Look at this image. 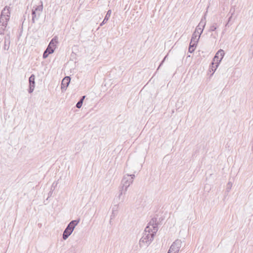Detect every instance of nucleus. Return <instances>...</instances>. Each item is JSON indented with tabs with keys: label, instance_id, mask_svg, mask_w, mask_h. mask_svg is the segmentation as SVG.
<instances>
[{
	"label": "nucleus",
	"instance_id": "nucleus-1",
	"mask_svg": "<svg viewBox=\"0 0 253 253\" xmlns=\"http://www.w3.org/2000/svg\"><path fill=\"white\" fill-rule=\"evenodd\" d=\"M158 222L156 217L152 218L145 227L143 235L139 241V245L141 247L148 246L152 243L154 237L158 230Z\"/></svg>",
	"mask_w": 253,
	"mask_h": 253
},
{
	"label": "nucleus",
	"instance_id": "nucleus-2",
	"mask_svg": "<svg viewBox=\"0 0 253 253\" xmlns=\"http://www.w3.org/2000/svg\"><path fill=\"white\" fill-rule=\"evenodd\" d=\"M134 177V174H126L123 177L121 182L122 186L120 189V194L118 196L119 199H121L122 202H124L125 200V197L122 195L126 194L128 187L132 183Z\"/></svg>",
	"mask_w": 253,
	"mask_h": 253
},
{
	"label": "nucleus",
	"instance_id": "nucleus-3",
	"mask_svg": "<svg viewBox=\"0 0 253 253\" xmlns=\"http://www.w3.org/2000/svg\"><path fill=\"white\" fill-rule=\"evenodd\" d=\"M9 9V7L5 6L1 11L0 16V34H2L7 27L10 17Z\"/></svg>",
	"mask_w": 253,
	"mask_h": 253
},
{
	"label": "nucleus",
	"instance_id": "nucleus-4",
	"mask_svg": "<svg viewBox=\"0 0 253 253\" xmlns=\"http://www.w3.org/2000/svg\"><path fill=\"white\" fill-rule=\"evenodd\" d=\"M224 54L225 53L224 50L221 49H219L215 54V55L214 56L213 59V61L212 62V67L211 69L213 72H215L216 68L218 66L220 62L223 58Z\"/></svg>",
	"mask_w": 253,
	"mask_h": 253
},
{
	"label": "nucleus",
	"instance_id": "nucleus-5",
	"mask_svg": "<svg viewBox=\"0 0 253 253\" xmlns=\"http://www.w3.org/2000/svg\"><path fill=\"white\" fill-rule=\"evenodd\" d=\"M41 2V5L37 6L35 8L34 7L32 9V22L33 24L35 23L36 21L38 20L39 19L40 15L42 13V9H43L42 3V2Z\"/></svg>",
	"mask_w": 253,
	"mask_h": 253
},
{
	"label": "nucleus",
	"instance_id": "nucleus-6",
	"mask_svg": "<svg viewBox=\"0 0 253 253\" xmlns=\"http://www.w3.org/2000/svg\"><path fill=\"white\" fill-rule=\"evenodd\" d=\"M182 246V241L180 240H176L170 246L169 250L171 253H178Z\"/></svg>",
	"mask_w": 253,
	"mask_h": 253
},
{
	"label": "nucleus",
	"instance_id": "nucleus-7",
	"mask_svg": "<svg viewBox=\"0 0 253 253\" xmlns=\"http://www.w3.org/2000/svg\"><path fill=\"white\" fill-rule=\"evenodd\" d=\"M58 37L55 36L50 42L46 49L47 51H49V53H53L56 48V44L58 43Z\"/></svg>",
	"mask_w": 253,
	"mask_h": 253
},
{
	"label": "nucleus",
	"instance_id": "nucleus-8",
	"mask_svg": "<svg viewBox=\"0 0 253 253\" xmlns=\"http://www.w3.org/2000/svg\"><path fill=\"white\" fill-rule=\"evenodd\" d=\"M206 24V15H205L204 17L202 18L201 21L199 23L198 25L196 28V30L195 31V32H197L199 35H201L203 33V30L205 28V26Z\"/></svg>",
	"mask_w": 253,
	"mask_h": 253
},
{
	"label": "nucleus",
	"instance_id": "nucleus-9",
	"mask_svg": "<svg viewBox=\"0 0 253 253\" xmlns=\"http://www.w3.org/2000/svg\"><path fill=\"white\" fill-rule=\"evenodd\" d=\"M29 87L28 92L31 93L33 92L35 87V76L32 74L29 78Z\"/></svg>",
	"mask_w": 253,
	"mask_h": 253
},
{
	"label": "nucleus",
	"instance_id": "nucleus-10",
	"mask_svg": "<svg viewBox=\"0 0 253 253\" xmlns=\"http://www.w3.org/2000/svg\"><path fill=\"white\" fill-rule=\"evenodd\" d=\"M80 219L72 220L68 224V225L66 227V229H67L68 231H69L71 233H72V232L74 231L75 227L80 222Z\"/></svg>",
	"mask_w": 253,
	"mask_h": 253
},
{
	"label": "nucleus",
	"instance_id": "nucleus-11",
	"mask_svg": "<svg viewBox=\"0 0 253 253\" xmlns=\"http://www.w3.org/2000/svg\"><path fill=\"white\" fill-rule=\"evenodd\" d=\"M71 78L70 77H65L62 81L61 89L62 90H66L70 84Z\"/></svg>",
	"mask_w": 253,
	"mask_h": 253
},
{
	"label": "nucleus",
	"instance_id": "nucleus-12",
	"mask_svg": "<svg viewBox=\"0 0 253 253\" xmlns=\"http://www.w3.org/2000/svg\"><path fill=\"white\" fill-rule=\"evenodd\" d=\"M10 34H7L4 37V49L5 50H8L10 45Z\"/></svg>",
	"mask_w": 253,
	"mask_h": 253
},
{
	"label": "nucleus",
	"instance_id": "nucleus-13",
	"mask_svg": "<svg viewBox=\"0 0 253 253\" xmlns=\"http://www.w3.org/2000/svg\"><path fill=\"white\" fill-rule=\"evenodd\" d=\"M220 24L218 23H213L211 25V26L209 27V32H211L215 31V34L217 35V33L216 31V30L218 29V28L219 27Z\"/></svg>",
	"mask_w": 253,
	"mask_h": 253
},
{
	"label": "nucleus",
	"instance_id": "nucleus-14",
	"mask_svg": "<svg viewBox=\"0 0 253 253\" xmlns=\"http://www.w3.org/2000/svg\"><path fill=\"white\" fill-rule=\"evenodd\" d=\"M197 43L198 42H192L191 41L190 42L188 49V51L189 52L193 53L195 51Z\"/></svg>",
	"mask_w": 253,
	"mask_h": 253
},
{
	"label": "nucleus",
	"instance_id": "nucleus-15",
	"mask_svg": "<svg viewBox=\"0 0 253 253\" xmlns=\"http://www.w3.org/2000/svg\"><path fill=\"white\" fill-rule=\"evenodd\" d=\"M200 36V35H199L197 32H194L192 34L191 41L192 42H198Z\"/></svg>",
	"mask_w": 253,
	"mask_h": 253
},
{
	"label": "nucleus",
	"instance_id": "nucleus-16",
	"mask_svg": "<svg viewBox=\"0 0 253 253\" xmlns=\"http://www.w3.org/2000/svg\"><path fill=\"white\" fill-rule=\"evenodd\" d=\"M111 14V10H109L107 11V14H106V16H105L104 19H103V21L100 24L101 26H102L103 25H104L105 23H106L107 22V21L108 20L109 17H110Z\"/></svg>",
	"mask_w": 253,
	"mask_h": 253
},
{
	"label": "nucleus",
	"instance_id": "nucleus-17",
	"mask_svg": "<svg viewBox=\"0 0 253 253\" xmlns=\"http://www.w3.org/2000/svg\"><path fill=\"white\" fill-rule=\"evenodd\" d=\"M71 234L72 233H71L69 231H68L67 229L65 228L63 233L62 238L63 240H66Z\"/></svg>",
	"mask_w": 253,
	"mask_h": 253
},
{
	"label": "nucleus",
	"instance_id": "nucleus-18",
	"mask_svg": "<svg viewBox=\"0 0 253 253\" xmlns=\"http://www.w3.org/2000/svg\"><path fill=\"white\" fill-rule=\"evenodd\" d=\"M49 51H47V49H45V50L44 51L43 55H42L43 58H44V59L48 57L49 54L52 53H49Z\"/></svg>",
	"mask_w": 253,
	"mask_h": 253
},
{
	"label": "nucleus",
	"instance_id": "nucleus-19",
	"mask_svg": "<svg viewBox=\"0 0 253 253\" xmlns=\"http://www.w3.org/2000/svg\"><path fill=\"white\" fill-rule=\"evenodd\" d=\"M232 185V184L231 183V182H229L227 184L226 191L227 192H229L230 189H231Z\"/></svg>",
	"mask_w": 253,
	"mask_h": 253
},
{
	"label": "nucleus",
	"instance_id": "nucleus-20",
	"mask_svg": "<svg viewBox=\"0 0 253 253\" xmlns=\"http://www.w3.org/2000/svg\"><path fill=\"white\" fill-rule=\"evenodd\" d=\"M83 102H82V100H79L77 103L76 104V107L77 108H80L82 105H83Z\"/></svg>",
	"mask_w": 253,
	"mask_h": 253
},
{
	"label": "nucleus",
	"instance_id": "nucleus-21",
	"mask_svg": "<svg viewBox=\"0 0 253 253\" xmlns=\"http://www.w3.org/2000/svg\"><path fill=\"white\" fill-rule=\"evenodd\" d=\"M117 209H118V206L117 205L115 206L113 208V209H112V214H115V212L117 211Z\"/></svg>",
	"mask_w": 253,
	"mask_h": 253
},
{
	"label": "nucleus",
	"instance_id": "nucleus-22",
	"mask_svg": "<svg viewBox=\"0 0 253 253\" xmlns=\"http://www.w3.org/2000/svg\"><path fill=\"white\" fill-rule=\"evenodd\" d=\"M232 15H233V13L231 14V16L229 17V18H228V22L226 23V24L225 25V26H227L228 25V24H229V21L231 20L232 17Z\"/></svg>",
	"mask_w": 253,
	"mask_h": 253
},
{
	"label": "nucleus",
	"instance_id": "nucleus-23",
	"mask_svg": "<svg viewBox=\"0 0 253 253\" xmlns=\"http://www.w3.org/2000/svg\"><path fill=\"white\" fill-rule=\"evenodd\" d=\"M69 252L71 253H75V250L74 248H72L69 250Z\"/></svg>",
	"mask_w": 253,
	"mask_h": 253
},
{
	"label": "nucleus",
	"instance_id": "nucleus-24",
	"mask_svg": "<svg viewBox=\"0 0 253 253\" xmlns=\"http://www.w3.org/2000/svg\"><path fill=\"white\" fill-rule=\"evenodd\" d=\"M85 96H82L81 98L80 99V100H82V102H83L84 101V99L85 98Z\"/></svg>",
	"mask_w": 253,
	"mask_h": 253
},
{
	"label": "nucleus",
	"instance_id": "nucleus-25",
	"mask_svg": "<svg viewBox=\"0 0 253 253\" xmlns=\"http://www.w3.org/2000/svg\"><path fill=\"white\" fill-rule=\"evenodd\" d=\"M52 192H53V191L52 190H51L49 193H48V197L49 196H51L52 194Z\"/></svg>",
	"mask_w": 253,
	"mask_h": 253
},
{
	"label": "nucleus",
	"instance_id": "nucleus-26",
	"mask_svg": "<svg viewBox=\"0 0 253 253\" xmlns=\"http://www.w3.org/2000/svg\"><path fill=\"white\" fill-rule=\"evenodd\" d=\"M166 58V56L165 57V58H164V59H163V60L162 61V62H161V64H160V66L163 64V63L164 62V60H165V58Z\"/></svg>",
	"mask_w": 253,
	"mask_h": 253
},
{
	"label": "nucleus",
	"instance_id": "nucleus-27",
	"mask_svg": "<svg viewBox=\"0 0 253 253\" xmlns=\"http://www.w3.org/2000/svg\"><path fill=\"white\" fill-rule=\"evenodd\" d=\"M168 253H171L170 252L168 251Z\"/></svg>",
	"mask_w": 253,
	"mask_h": 253
}]
</instances>
